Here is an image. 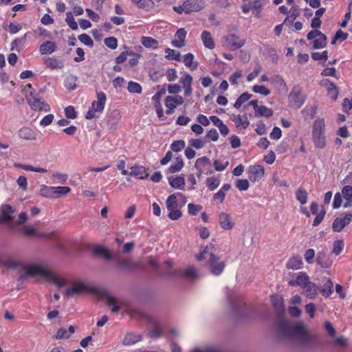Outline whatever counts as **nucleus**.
I'll use <instances>...</instances> for the list:
<instances>
[{"label":"nucleus","instance_id":"nucleus-64","mask_svg":"<svg viewBox=\"0 0 352 352\" xmlns=\"http://www.w3.org/2000/svg\"><path fill=\"white\" fill-rule=\"evenodd\" d=\"M65 114L67 118L75 119L77 116V113L73 106H68L65 109Z\"/></svg>","mask_w":352,"mask_h":352},{"label":"nucleus","instance_id":"nucleus-6","mask_svg":"<svg viewBox=\"0 0 352 352\" xmlns=\"http://www.w3.org/2000/svg\"><path fill=\"white\" fill-rule=\"evenodd\" d=\"M28 102L31 109L34 111H50V106L47 103L42 100L38 94L31 91L26 96Z\"/></svg>","mask_w":352,"mask_h":352},{"label":"nucleus","instance_id":"nucleus-8","mask_svg":"<svg viewBox=\"0 0 352 352\" xmlns=\"http://www.w3.org/2000/svg\"><path fill=\"white\" fill-rule=\"evenodd\" d=\"M166 205L168 211V217L171 220H177L182 217V214L178 209V203L175 195L173 194L168 197Z\"/></svg>","mask_w":352,"mask_h":352},{"label":"nucleus","instance_id":"nucleus-32","mask_svg":"<svg viewBox=\"0 0 352 352\" xmlns=\"http://www.w3.org/2000/svg\"><path fill=\"white\" fill-rule=\"evenodd\" d=\"M201 38L203 41L204 46L209 49H213L214 47V43L211 34L208 31H204L201 33Z\"/></svg>","mask_w":352,"mask_h":352},{"label":"nucleus","instance_id":"nucleus-36","mask_svg":"<svg viewBox=\"0 0 352 352\" xmlns=\"http://www.w3.org/2000/svg\"><path fill=\"white\" fill-rule=\"evenodd\" d=\"M327 36L322 32L318 34V38L314 41L313 47L314 49H321L327 45Z\"/></svg>","mask_w":352,"mask_h":352},{"label":"nucleus","instance_id":"nucleus-54","mask_svg":"<svg viewBox=\"0 0 352 352\" xmlns=\"http://www.w3.org/2000/svg\"><path fill=\"white\" fill-rule=\"evenodd\" d=\"M190 146L197 149H201L206 145V141L202 139H191L189 140Z\"/></svg>","mask_w":352,"mask_h":352},{"label":"nucleus","instance_id":"nucleus-61","mask_svg":"<svg viewBox=\"0 0 352 352\" xmlns=\"http://www.w3.org/2000/svg\"><path fill=\"white\" fill-rule=\"evenodd\" d=\"M104 43L106 46L111 48V50H115L118 46L117 39L113 36L106 38L104 40Z\"/></svg>","mask_w":352,"mask_h":352},{"label":"nucleus","instance_id":"nucleus-5","mask_svg":"<svg viewBox=\"0 0 352 352\" xmlns=\"http://www.w3.org/2000/svg\"><path fill=\"white\" fill-rule=\"evenodd\" d=\"M106 100V96L103 92L98 93L97 94V100L91 103V106L85 115L86 119H93L97 116L96 113H101L104 109Z\"/></svg>","mask_w":352,"mask_h":352},{"label":"nucleus","instance_id":"nucleus-12","mask_svg":"<svg viewBox=\"0 0 352 352\" xmlns=\"http://www.w3.org/2000/svg\"><path fill=\"white\" fill-rule=\"evenodd\" d=\"M352 221V213H347L343 218H336L332 223V229L336 232H340Z\"/></svg>","mask_w":352,"mask_h":352},{"label":"nucleus","instance_id":"nucleus-40","mask_svg":"<svg viewBox=\"0 0 352 352\" xmlns=\"http://www.w3.org/2000/svg\"><path fill=\"white\" fill-rule=\"evenodd\" d=\"M54 188V198H59L61 196L65 195L71 192V188L68 186H53Z\"/></svg>","mask_w":352,"mask_h":352},{"label":"nucleus","instance_id":"nucleus-37","mask_svg":"<svg viewBox=\"0 0 352 352\" xmlns=\"http://www.w3.org/2000/svg\"><path fill=\"white\" fill-rule=\"evenodd\" d=\"M168 182L173 188L177 189H182L184 185L185 184V179L182 176H178L175 178L169 177Z\"/></svg>","mask_w":352,"mask_h":352},{"label":"nucleus","instance_id":"nucleus-59","mask_svg":"<svg viewBox=\"0 0 352 352\" xmlns=\"http://www.w3.org/2000/svg\"><path fill=\"white\" fill-rule=\"evenodd\" d=\"M78 39L82 43H83L89 47H93V45H94V42H93L92 39L87 34L84 33V34L79 35Z\"/></svg>","mask_w":352,"mask_h":352},{"label":"nucleus","instance_id":"nucleus-25","mask_svg":"<svg viewBox=\"0 0 352 352\" xmlns=\"http://www.w3.org/2000/svg\"><path fill=\"white\" fill-rule=\"evenodd\" d=\"M184 3H188L186 9V14H189L192 12H197L201 10L204 7V3L202 1L199 0H187Z\"/></svg>","mask_w":352,"mask_h":352},{"label":"nucleus","instance_id":"nucleus-62","mask_svg":"<svg viewBox=\"0 0 352 352\" xmlns=\"http://www.w3.org/2000/svg\"><path fill=\"white\" fill-rule=\"evenodd\" d=\"M201 210L202 206L200 205H196L191 203L188 205V212L191 215H196Z\"/></svg>","mask_w":352,"mask_h":352},{"label":"nucleus","instance_id":"nucleus-7","mask_svg":"<svg viewBox=\"0 0 352 352\" xmlns=\"http://www.w3.org/2000/svg\"><path fill=\"white\" fill-rule=\"evenodd\" d=\"M305 101V96L302 93V89L299 85H295L289 95V102L292 107L300 108Z\"/></svg>","mask_w":352,"mask_h":352},{"label":"nucleus","instance_id":"nucleus-41","mask_svg":"<svg viewBox=\"0 0 352 352\" xmlns=\"http://www.w3.org/2000/svg\"><path fill=\"white\" fill-rule=\"evenodd\" d=\"M254 113L256 116L270 118L273 115V111L266 106L261 105L257 108Z\"/></svg>","mask_w":352,"mask_h":352},{"label":"nucleus","instance_id":"nucleus-10","mask_svg":"<svg viewBox=\"0 0 352 352\" xmlns=\"http://www.w3.org/2000/svg\"><path fill=\"white\" fill-rule=\"evenodd\" d=\"M184 103V99L181 96L176 95L175 96H168L164 100V104L166 107V113L171 115L174 113L175 108L178 105Z\"/></svg>","mask_w":352,"mask_h":352},{"label":"nucleus","instance_id":"nucleus-53","mask_svg":"<svg viewBox=\"0 0 352 352\" xmlns=\"http://www.w3.org/2000/svg\"><path fill=\"white\" fill-rule=\"evenodd\" d=\"M252 91L254 93L260 94L263 96H268L270 94V90L266 88L264 85H254L252 87Z\"/></svg>","mask_w":352,"mask_h":352},{"label":"nucleus","instance_id":"nucleus-16","mask_svg":"<svg viewBox=\"0 0 352 352\" xmlns=\"http://www.w3.org/2000/svg\"><path fill=\"white\" fill-rule=\"evenodd\" d=\"M316 263L322 268H329L333 263L330 256L324 250L319 251L316 255Z\"/></svg>","mask_w":352,"mask_h":352},{"label":"nucleus","instance_id":"nucleus-50","mask_svg":"<svg viewBox=\"0 0 352 352\" xmlns=\"http://www.w3.org/2000/svg\"><path fill=\"white\" fill-rule=\"evenodd\" d=\"M344 245V244L342 240L335 241L333 244L332 252L336 255H339L343 250Z\"/></svg>","mask_w":352,"mask_h":352},{"label":"nucleus","instance_id":"nucleus-60","mask_svg":"<svg viewBox=\"0 0 352 352\" xmlns=\"http://www.w3.org/2000/svg\"><path fill=\"white\" fill-rule=\"evenodd\" d=\"M129 55H133V52L132 51H125L120 53V54L116 57V63L117 64H121L123 63L124 61L126 60L127 56Z\"/></svg>","mask_w":352,"mask_h":352},{"label":"nucleus","instance_id":"nucleus-34","mask_svg":"<svg viewBox=\"0 0 352 352\" xmlns=\"http://www.w3.org/2000/svg\"><path fill=\"white\" fill-rule=\"evenodd\" d=\"M38 195L45 198L53 199L54 198L53 186H47L44 184L41 185Z\"/></svg>","mask_w":352,"mask_h":352},{"label":"nucleus","instance_id":"nucleus-30","mask_svg":"<svg viewBox=\"0 0 352 352\" xmlns=\"http://www.w3.org/2000/svg\"><path fill=\"white\" fill-rule=\"evenodd\" d=\"M115 261L117 263L118 266L122 269L129 270L132 268L138 267L140 266V264L138 263L133 262L132 261L129 259L116 258Z\"/></svg>","mask_w":352,"mask_h":352},{"label":"nucleus","instance_id":"nucleus-22","mask_svg":"<svg viewBox=\"0 0 352 352\" xmlns=\"http://www.w3.org/2000/svg\"><path fill=\"white\" fill-rule=\"evenodd\" d=\"M271 301L274 307L278 313H283L285 311L284 299L281 296L273 294L271 296Z\"/></svg>","mask_w":352,"mask_h":352},{"label":"nucleus","instance_id":"nucleus-35","mask_svg":"<svg viewBox=\"0 0 352 352\" xmlns=\"http://www.w3.org/2000/svg\"><path fill=\"white\" fill-rule=\"evenodd\" d=\"M141 43L146 48L157 49L158 47V41L151 36H142Z\"/></svg>","mask_w":352,"mask_h":352},{"label":"nucleus","instance_id":"nucleus-1","mask_svg":"<svg viewBox=\"0 0 352 352\" xmlns=\"http://www.w3.org/2000/svg\"><path fill=\"white\" fill-rule=\"evenodd\" d=\"M4 265L9 268L25 270L28 276H40L45 280L54 283L58 288L67 286L65 291V295L67 298H73L96 292V289L94 287L85 281L75 280L69 284L65 278L59 276L43 265H27L23 262L14 259H9L5 261Z\"/></svg>","mask_w":352,"mask_h":352},{"label":"nucleus","instance_id":"nucleus-33","mask_svg":"<svg viewBox=\"0 0 352 352\" xmlns=\"http://www.w3.org/2000/svg\"><path fill=\"white\" fill-rule=\"evenodd\" d=\"M189 352H223L222 349L215 344L206 345L202 348H195Z\"/></svg>","mask_w":352,"mask_h":352},{"label":"nucleus","instance_id":"nucleus-18","mask_svg":"<svg viewBox=\"0 0 352 352\" xmlns=\"http://www.w3.org/2000/svg\"><path fill=\"white\" fill-rule=\"evenodd\" d=\"M22 232L27 236H34L38 238L50 237L52 235V233L39 232L33 226H25L22 228Z\"/></svg>","mask_w":352,"mask_h":352},{"label":"nucleus","instance_id":"nucleus-21","mask_svg":"<svg viewBox=\"0 0 352 352\" xmlns=\"http://www.w3.org/2000/svg\"><path fill=\"white\" fill-rule=\"evenodd\" d=\"M129 175L141 179H144L148 176V173H147L145 167L142 166H133L131 167V171Z\"/></svg>","mask_w":352,"mask_h":352},{"label":"nucleus","instance_id":"nucleus-56","mask_svg":"<svg viewBox=\"0 0 352 352\" xmlns=\"http://www.w3.org/2000/svg\"><path fill=\"white\" fill-rule=\"evenodd\" d=\"M186 143L184 140H177L170 144L171 149L175 152L181 151L185 148Z\"/></svg>","mask_w":352,"mask_h":352},{"label":"nucleus","instance_id":"nucleus-38","mask_svg":"<svg viewBox=\"0 0 352 352\" xmlns=\"http://www.w3.org/2000/svg\"><path fill=\"white\" fill-rule=\"evenodd\" d=\"M173 275H182L188 278H195L197 276V270L194 267H188L185 269L182 273L177 272L173 274Z\"/></svg>","mask_w":352,"mask_h":352},{"label":"nucleus","instance_id":"nucleus-48","mask_svg":"<svg viewBox=\"0 0 352 352\" xmlns=\"http://www.w3.org/2000/svg\"><path fill=\"white\" fill-rule=\"evenodd\" d=\"M184 166V162L181 157H177L174 164H172L169 168L168 170L171 173H174L179 171Z\"/></svg>","mask_w":352,"mask_h":352},{"label":"nucleus","instance_id":"nucleus-52","mask_svg":"<svg viewBox=\"0 0 352 352\" xmlns=\"http://www.w3.org/2000/svg\"><path fill=\"white\" fill-rule=\"evenodd\" d=\"M18 166L22 168L23 170L27 171H33L36 173H46L47 170L44 168H38L31 165L26 164H19Z\"/></svg>","mask_w":352,"mask_h":352},{"label":"nucleus","instance_id":"nucleus-4","mask_svg":"<svg viewBox=\"0 0 352 352\" xmlns=\"http://www.w3.org/2000/svg\"><path fill=\"white\" fill-rule=\"evenodd\" d=\"M324 120L322 118L316 120L312 127V138L314 146L318 148H323L325 145Z\"/></svg>","mask_w":352,"mask_h":352},{"label":"nucleus","instance_id":"nucleus-2","mask_svg":"<svg viewBox=\"0 0 352 352\" xmlns=\"http://www.w3.org/2000/svg\"><path fill=\"white\" fill-rule=\"evenodd\" d=\"M278 334L280 338L299 340L303 344L311 341V336L306 331L302 324L291 326L287 322L281 320L278 324Z\"/></svg>","mask_w":352,"mask_h":352},{"label":"nucleus","instance_id":"nucleus-23","mask_svg":"<svg viewBox=\"0 0 352 352\" xmlns=\"http://www.w3.org/2000/svg\"><path fill=\"white\" fill-rule=\"evenodd\" d=\"M106 301L107 305L111 307L113 313H118L124 305L123 302L118 301L115 297L110 295L106 297Z\"/></svg>","mask_w":352,"mask_h":352},{"label":"nucleus","instance_id":"nucleus-57","mask_svg":"<svg viewBox=\"0 0 352 352\" xmlns=\"http://www.w3.org/2000/svg\"><path fill=\"white\" fill-rule=\"evenodd\" d=\"M316 256L315 250L314 249H308L305 251L304 256L305 261L308 264H312L314 263V259Z\"/></svg>","mask_w":352,"mask_h":352},{"label":"nucleus","instance_id":"nucleus-24","mask_svg":"<svg viewBox=\"0 0 352 352\" xmlns=\"http://www.w3.org/2000/svg\"><path fill=\"white\" fill-rule=\"evenodd\" d=\"M302 258L300 256L296 255L291 257L288 260L286 264V267L294 270H300L302 267Z\"/></svg>","mask_w":352,"mask_h":352},{"label":"nucleus","instance_id":"nucleus-46","mask_svg":"<svg viewBox=\"0 0 352 352\" xmlns=\"http://www.w3.org/2000/svg\"><path fill=\"white\" fill-rule=\"evenodd\" d=\"M77 77L73 75H69L66 77L65 80V85L69 90H74L76 87V82Z\"/></svg>","mask_w":352,"mask_h":352},{"label":"nucleus","instance_id":"nucleus-28","mask_svg":"<svg viewBox=\"0 0 352 352\" xmlns=\"http://www.w3.org/2000/svg\"><path fill=\"white\" fill-rule=\"evenodd\" d=\"M219 221L221 228L225 230L231 229L234 225V223L231 220L230 216L225 212H221L219 214Z\"/></svg>","mask_w":352,"mask_h":352},{"label":"nucleus","instance_id":"nucleus-14","mask_svg":"<svg viewBox=\"0 0 352 352\" xmlns=\"http://www.w3.org/2000/svg\"><path fill=\"white\" fill-rule=\"evenodd\" d=\"M143 340L142 334L133 331L126 332L122 340V344L125 346H130L141 342Z\"/></svg>","mask_w":352,"mask_h":352},{"label":"nucleus","instance_id":"nucleus-26","mask_svg":"<svg viewBox=\"0 0 352 352\" xmlns=\"http://www.w3.org/2000/svg\"><path fill=\"white\" fill-rule=\"evenodd\" d=\"M57 49L55 42L47 41L43 43L39 47V52L41 54H52Z\"/></svg>","mask_w":352,"mask_h":352},{"label":"nucleus","instance_id":"nucleus-27","mask_svg":"<svg viewBox=\"0 0 352 352\" xmlns=\"http://www.w3.org/2000/svg\"><path fill=\"white\" fill-rule=\"evenodd\" d=\"M19 136L20 138L26 140H36V134L34 131L29 127H22L19 131Z\"/></svg>","mask_w":352,"mask_h":352},{"label":"nucleus","instance_id":"nucleus-58","mask_svg":"<svg viewBox=\"0 0 352 352\" xmlns=\"http://www.w3.org/2000/svg\"><path fill=\"white\" fill-rule=\"evenodd\" d=\"M69 337V332L65 328L59 329L54 336L56 340L68 339Z\"/></svg>","mask_w":352,"mask_h":352},{"label":"nucleus","instance_id":"nucleus-20","mask_svg":"<svg viewBox=\"0 0 352 352\" xmlns=\"http://www.w3.org/2000/svg\"><path fill=\"white\" fill-rule=\"evenodd\" d=\"M333 283L331 278H325V281L321 288L318 291L324 298H329L333 292Z\"/></svg>","mask_w":352,"mask_h":352},{"label":"nucleus","instance_id":"nucleus-9","mask_svg":"<svg viewBox=\"0 0 352 352\" xmlns=\"http://www.w3.org/2000/svg\"><path fill=\"white\" fill-rule=\"evenodd\" d=\"M150 327L146 332V336L151 339H157L164 336V329L161 323L156 319L150 318Z\"/></svg>","mask_w":352,"mask_h":352},{"label":"nucleus","instance_id":"nucleus-39","mask_svg":"<svg viewBox=\"0 0 352 352\" xmlns=\"http://www.w3.org/2000/svg\"><path fill=\"white\" fill-rule=\"evenodd\" d=\"M307 192L302 187H299L296 192V198L300 203L304 205L307 201Z\"/></svg>","mask_w":352,"mask_h":352},{"label":"nucleus","instance_id":"nucleus-47","mask_svg":"<svg viewBox=\"0 0 352 352\" xmlns=\"http://www.w3.org/2000/svg\"><path fill=\"white\" fill-rule=\"evenodd\" d=\"M65 21L69 27L73 30H76L78 29V24L75 21V19L73 16V14L71 12H67L66 13Z\"/></svg>","mask_w":352,"mask_h":352},{"label":"nucleus","instance_id":"nucleus-17","mask_svg":"<svg viewBox=\"0 0 352 352\" xmlns=\"http://www.w3.org/2000/svg\"><path fill=\"white\" fill-rule=\"evenodd\" d=\"M303 289V294L309 299H314L318 294L319 287L314 283L309 281Z\"/></svg>","mask_w":352,"mask_h":352},{"label":"nucleus","instance_id":"nucleus-55","mask_svg":"<svg viewBox=\"0 0 352 352\" xmlns=\"http://www.w3.org/2000/svg\"><path fill=\"white\" fill-rule=\"evenodd\" d=\"M311 56L314 60H327L328 58V52L327 50H324L321 53L312 52Z\"/></svg>","mask_w":352,"mask_h":352},{"label":"nucleus","instance_id":"nucleus-31","mask_svg":"<svg viewBox=\"0 0 352 352\" xmlns=\"http://www.w3.org/2000/svg\"><path fill=\"white\" fill-rule=\"evenodd\" d=\"M226 45L231 50H236L241 47V44L239 38L234 34H230L226 37Z\"/></svg>","mask_w":352,"mask_h":352},{"label":"nucleus","instance_id":"nucleus-3","mask_svg":"<svg viewBox=\"0 0 352 352\" xmlns=\"http://www.w3.org/2000/svg\"><path fill=\"white\" fill-rule=\"evenodd\" d=\"M213 246L210 245L206 248V249L197 256V258L199 261L206 260L207 263L209 265L211 272L216 276H218L222 273L224 270L225 265L222 261L219 262V257L215 256L212 252V250Z\"/></svg>","mask_w":352,"mask_h":352},{"label":"nucleus","instance_id":"nucleus-63","mask_svg":"<svg viewBox=\"0 0 352 352\" xmlns=\"http://www.w3.org/2000/svg\"><path fill=\"white\" fill-rule=\"evenodd\" d=\"M342 195L344 199H352V186H344L342 189Z\"/></svg>","mask_w":352,"mask_h":352},{"label":"nucleus","instance_id":"nucleus-11","mask_svg":"<svg viewBox=\"0 0 352 352\" xmlns=\"http://www.w3.org/2000/svg\"><path fill=\"white\" fill-rule=\"evenodd\" d=\"M226 296L230 312L236 313L239 309V296L236 295L235 291L230 289L228 290Z\"/></svg>","mask_w":352,"mask_h":352},{"label":"nucleus","instance_id":"nucleus-13","mask_svg":"<svg viewBox=\"0 0 352 352\" xmlns=\"http://www.w3.org/2000/svg\"><path fill=\"white\" fill-rule=\"evenodd\" d=\"M248 173L249 179L252 182H256L263 177L265 169L261 165L250 166L248 170Z\"/></svg>","mask_w":352,"mask_h":352},{"label":"nucleus","instance_id":"nucleus-43","mask_svg":"<svg viewBox=\"0 0 352 352\" xmlns=\"http://www.w3.org/2000/svg\"><path fill=\"white\" fill-rule=\"evenodd\" d=\"M194 56L191 53H188L184 56L183 62L185 65L192 70L195 69L197 67V64L193 63Z\"/></svg>","mask_w":352,"mask_h":352},{"label":"nucleus","instance_id":"nucleus-51","mask_svg":"<svg viewBox=\"0 0 352 352\" xmlns=\"http://www.w3.org/2000/svg\"><path fill=\"white\" fill-rule=\"evenodd\" d=\"M127 89L131 93L140 94L142 92L141 85L133 81L129 82Z\"/></svg>","mask_w":352,"mask_h":352},{"label":"nucleus","instance_id":"nucleus-29","mask_svg":"<svg viewBox=\"0 0 352 352\" xmlns=\"http://www.w3.org/2000/svg\"><path fill=\"white\" fill-rule=\"evenodd\" d=\"M14 208L10 205H3L1 207V217L4 221H12V214L14 212Z\"/></svg>","mask_w":352,"mask_h":352},{"label":"nucleus","instance_id":"nucleus-15","mask_svg":"<svg viewBox=\"0 0 352 352\" xmlns=\"http://www.w3.org/2000/svg\"><path fill=\"white\" fill-rule=\"evenodd\" d=\"M263 0H254L248 5L243 6V13H248L252 11L255 16L259 17L260 10L263 7Z\"/></svg>","mask_w":352,"mask_h":352},{"label":"nucleus","instance_id":"nucleus-42","mask_svg":"<svg viewBox=\"0 0 352 352\" xmlns=\"http://www.w3.org/2000/svg\"><path fill=\"white\" fill-rule=\"evenodd\" d=\"M296 282L297 286L303 288L309 282V277L306 273L301 272L298 274Z\"/></svg>","mask_w":352,"mask_h":352},{"label":"nucleus","instance_id":"nucleus-44","mask_svg":"<svg viewBox=\"0 0 352 352\" xmlns=\"http://www.w3.org/2000/svg\"><path fill=\"white\" fill-rule=\"evenodd\" d=\"M166 58L168 60H175L177 61H181L182 58L179 52H177L170 48H166L165 50Z\"/></svg>","mask_w":352,"mask_h":352},{"label":"nucleus","instance_id":"nucleus-49","mask_svg":"<svg viewBox=\"0 0 352 352\" xmlns=\"http://www.w3.org/2000/svg\"><path fill=\"white\" fill-rule=\"evenodd\" d=\"M210 164V160L208 157L204 156L198 158L196 160L195 166L197 169H204L206 166Z\"/></svg>","mask_w":352,"mask_h":352},{"label":"nucleus","instance_id":"nucleus-45","mask_svg":"<svg viewBox=\"0 0 352 352\" xmlns=\"http://www.w3.org/2000/svg\"><path fill=\"white\" fill-rule=\"evenodd\" d=\"M220 184V179L217 177H208L206 179V186L211 191L215 190Z\"/></svg>","mask_w":352,"mask_h":352},{"label":"nucleus","instance_id":"nucleus-19","mask_svg":"<svg viewBox=\"0 0 352 352\" xmlns=\"http://www.w3.org/2000/svg\"><path fill=\"white\" fill-rule=\"evenodd\" d=\"M43 60L45 66L51 69H59L64 67L63 62L54 57L47 56Z\"/></svg>","mask_w":352,"mask_h":352}]
</instances>
